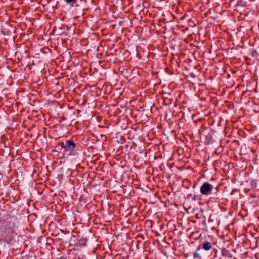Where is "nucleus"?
<instances>
[{
	"instance_id": "6",
	"label": "nucleus",
	"mask_w": 259,
	"mask_h": 259,
	"mask_svg": "<svg viewBox=\"0 0 259 259\" xmlns=\"http://www.w3.org/2000/svg\"><path fill=\"white\" fill-rule=\"evenodd\" d=\"M211 248V243L209 242H205L199 245V246L197 247V250H201L202 249H204L205 250L208 251Z\"/></svg>"
},
{
	"instance_id": "8",
	"label": "nucleus",
	"mask_w": 259,
	"mask_h": 259,
	"mask_svg": "<svg viewBox=\"0 0 259 259\" xmlns=\"http://www.w3.org/2000/svg\"><path fill=\"white\" fill-rule=\"evenodd\" d=\"M201 250H197V248L196 251L193 253V257L194 259H201Z\"/></svg>"
},
{
	"instance_id": "3",
	"label": "nucleus",
	"mask_w": 259,
	"mask_h": 259,
	"mask_svg": "<svg viewBox=\"0 0 259 259\" xmlns=\"http://www.w3.org/2000/svg\"><path fill=\"white\" fill-rule=\"evenodd\" d=\"M213 186L208 182H204L200 187V191L202 195L208 196L212 193Z\"/></svg>"
},
{
	"instance_id": "5",
	"label": "nucleus",
	"mask_w": 259,
	"mask_h": 259,
	"mask_svg": "<svg viewBox=\"0 0 259 259\" xmlns=\"http://www.w3.org/2000/svg\"><path fill=\"white\" fill-rule=\"evenodd\" d=\"M222 255L224 258L228 257L229 258H232L233 256V252H235L234 249L229 250L226 249L225 248H223L221 250Z\"/></svg>"
},
{
	"instance_id": "13",
	"label": "nucleus",
	"mask_w": 259,
	"mask_h": 259,
	"mask_svg": "<svg viewBox=\"0 0 259 259\" xmlns=\"http://www.w3.org/2000/svg\"><path fill=\"white\" fill-rule=\"evenodd\" d=\"M251 185H253V187L255 188L256 187V183L255 182H254V181H252L251 182Z\"/></svg>"
},
{
	"instance_id": "1",
	"label": "nucleus",
	"mask_w": 259,
	"mask_h": 259,
	"mask_svg": "<svg viewBox=\"0 0 259 259\" xmlns=\"http://www.w3.org/2000/svg\"><path fill=\"white\" fill-rule=\"evenodd\" d=\"M17 218L9 212L0 219V243L10 244L17 236Z\"/></svg>"
},
{
	"instance_id": "12",
	"label": "nucleus",
	"mask_w": 259,
	"mask_h": 259,
	"mask_svg": "<svg viewBox=\"0 0 259 259\" xmlns=\"http://www.w3.org/2000/svg\"><path fill=\"white\" fill-rule=\"evenodd\" d=\"M65 1L67 3H75L77 1V0H65Z\"/></svg>"
},
{
	"instance_id": "4",
	"label": "nucleus",
	"mask_w": 259,
	"mask_h": 259,
	"mask_svg": "<svg viewBox=\"0 0 259 259\" xmlns=\"http://www.w3.org/2000/svg\"><path fill=\"white\" fill-rule=\"evenodd\" d=\"M213 134V132L208 133L207 134L203 133L201 137L203 140L204 143L205 145H209L212 142V134Z\"/></svg>"
},
{
	"instance_id": "7",
	"label": "nucleus",
	"mask_w": 259,
	"mask_h": 259,
	"mask_svg": "<svg viewBox=\"0 0 259 259\" xmlns=\"http://www.w3.org/2000/svg\"><path fill=\"white\" fill-rule=\"evenodd\" d=\"M88 239L87 238H81L77 240L76 243V245L77 247H83L85 246Z\"/></svg>"
},
{
	"instance_id": "2",
	"label": "nucleus",
	"mask_w": 259,
	"mask_h": 259,
	"mask_svg": "<svg viewBox=\"0 0 259 259\" xmlns=\"http://www.w3.org/2000/svg\"><path fill=\"white\" fill-rule=\"evenodd\" d=\"M60 145L65 152L68 151L72 152L76 147V144L73 141L70 140H65V142H61Z\"/></svg>"
},
{
	"instance_id": "11",
	"label": "nucleus",
	"mask_w": 259,
	"mask_h": 259,
	"mask_svg": "<svg viewBox=\"0 0 259 259\" xmlns=\"http://www.w3.org/2000/svg\"><path fill=\"white\" fill-rule=\"evenodd\" d=\"M251 56L253 57H257L258 56V53L256 50H253L251 51Z\"/></svg>"
},
{
	"instance_id": "9",
	"label": "nucleus",
	"mask_w": 259,
	"mask_h": 259,
	"mask_svg": "<svg viewBox=\"0 0 259 259\" xmlns=\"http://www.w3.org/2000/svg\"><path fill=\"white\" fill-rule=\"evenodd\" d=\"M215 189L216 190V192L214 193V197H210V199L214 198L216 199H218V201H219L220 200V196L219 194H218V193H217L218 191V187H216L215 188Z\"/></svg>"
},
{
	"instance_id": "14",
	"label": "nucleus",
	"mask_w": 259,
	"mask_h": 259,
	"mask_svg": "<svg viewBox=\"0 0 259 259\" xmlns=\"http://www.w3.org/2000/svg\"><path fill=\"white\" fill-rule=\"evenodd\" d=\"M192 196V194H189L188 196V198H189L190 197Z\"/></svg>"
},
{
	"instance_id": "15",
	"label": "nucleus",
	"mask_w": 259,
	"mask_h": 259,
	"mask_svg": "<svg viewBox=\"0 0 259 259\" xmlns=\"http://www.w3.org/2000/svg\"><path fill=\"white\" fill-rule=\"evenodd\" d=\"M185 205V203H184V205ZM184 207H185V208H186V206H184Z\"/></svg>"
},
{
	"instance_id": "10",
	"label": "nucleus",
	"mask_w": 259,
	"mask_h": 259,
	"mask_svg": "<svg viewBox=\"0 0 259 259\" xmlns=\"http://www.w3.org/2000/svg\"><path fill=\"white\" fill-rule=\"evenodd\" d=\"M192 199L193 200H195V201H197V200H200L201 199V195H194L192 197Z\"/></svg>"
}]
</instances>
